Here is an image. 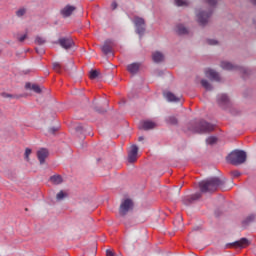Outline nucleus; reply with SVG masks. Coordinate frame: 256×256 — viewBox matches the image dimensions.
<instances>
[{"instance_id": "1a4fd4ad", "label": "nucleus", "mask_w": 256, "mask_h": 256, "mask_svg": "<svg viewBox=\"0 0 256 256\" xmlns=\"http://www.w3.org/2000/svg\"><path fill=\"white\" fill-rule=\"evenodd\" d=\"M59 44L61 47H63L64 49H70L74 46V42L71 38H60L58 40Z\"/></svg>"}, {"instance_id": "39448f33", "label": "nucleus", "mask_w": 256, "mask_h": 256, "mask_svg": "<svg viewBox=\"0 0 256 256\" xmlns=\"http://www.w3.org/2000/svg\"><path fill=\"white\" fill-rule=\"evenodd\" d=\"M134 24L136 27V32L142 36L145 32V21L142 18L136 17L134 19Z\"/></svg>"}, {"instance_id": "de8ad7c7", "label": "nucleus", "mask_w": 256, "mask_h": 256, "mask_svg": "<svg viewBox=\"0 0 256 256\" xmlns=\"http://www.w3.org/2000/svg\"><path fill=\"white\" fill-rule=\"evenodd\" d=\"M251 2L256 5V0H251Z\"/></svg>"}, {"instance_id": "6ab92c4d", "label": "nucleus", "mask_w": 256, "mask_h": 256, "mask_svg": "<svg viewBox=\"0 0 256 256\" xmlns=\"http://www.w3.org/2000/svg\"><path fill=\"white\" fill-rule=\"evenodd\" d=\"M26 88L32 89L34 93H41V87H39L37 84L32 85L31 83H27Z\"/></svg>"}, {"instance_id": "f704fd0d", "label": "nucleus", "mask_w": 256, "mask_h": 256, "mask_svg": "<svg viewBox=\"0 0 256 256\" xmlns=\"http://www.w3.org/2000/svg\"><path fill=\"white\" fill-rule=\"evenodd\" d=\"M200 197H201V194L200 193H196V194L191 196V200L192 201H196V200L200 199Z\"/></svg>"}, {"instance_id": "5701e85b", "label": "nucleus", "mask_w": 256, "mask_h": 256, "mask_svg": "<svg viewBox=\"0 0 256 256\" xmlns=\"http://www.w3.org/2000/svg\"><path fill=\"white\" fill-rule=\"evenodd\" d=\"M256 219L254 214L249 215L245 220H244V225H249L250 223L254 222Z\"/></svg>"}, {"instance_id": "79ce46f5", "label": "nucleus", "mask_w": 256, "mask_h": 256, "mask_svg": "<svg viewBox=\"0 0 256 256\" xmlns=\"http://www.w3.org/2000/svg\"><path fill=\"white\" fill-rule=\"evenodd\" d=\"M56 131H57L56 128H50V129H49V133H55Z\"/></svg>"}, {"instance_id": "a19ab883", "label": "nucleus", "mask_w": 256, "mask_h": 256, "mask_svg": "<svg viewBox=\"0 0 256 256\" xmlns=\"http://www.w3.org/2000/svg\"><path fill=\"white\" fill-rule=\"evenodd\" d=\"M76 131H83V127L81 125L77 126Z\"/></svg>"}, {"instance_id": "e433bc0d", "label": "nucleus", "mask_w": 256, "mask_h": 256, "mask_svg": "<svg viewBox=\"0 0 256 256\" xmlns=\"http://www.w3.org/2000/svg\"><path fill=\"white\" fill-rule=\"evenodd\" d=\"M106 256H115L114 252L110 249L106 250Z\"/></svg>"}, {"instance_id": "49530a36", "label": "nucleus", "mask_w": 256, "mask_h": 256, "mask_svg": "<svg viewBox=\"0 0 256 256\" xmlns=\"http://www.w3.org/2000/svg\"><path fill=\"white\" fill-rule=\"evenodd\" d=\"M36 51H37V53H44L43 50H40V51H39V49H37V48H36Z\"/></svg>"}, {"instance_id": "37998d69", "label": "nucleus", "mask_w": 256, "mask_h": 256, "mask_svg": "<svg viewBox=\"0 0 256 256\" xmlns=\"http://www.w3.org/2000/svg\"><path fill=\"white\" fill-rule=\"evenodd\" d=\"M96 111H97L98 113H105L106 110H105V109L99 110V109L96 108Z\"/></svg>"}, {"instance_id": "aec40b11", "label": "nucleus", "mask_w": 256, "mask_h": 256, "mask_svg": "<svg viewBox=\"0 0 256 256\" xmlns=\"http://www.w3.org/2000/svg\"><path fill=\"white\" fill-rule=\"evenodd\" d=\"M176 32L179 34V35H184V34H187L188 33V30L187 28H185L183 25H177L176 26Z\"/></svg>"}, {"instance_id": "412c9836", "label": "nucleus", "mask_w": 256, "mask_h": 256, "mask_svg": "<svg viewBox=\"0 0 256 256\" xmlns=\"http://www.w3.org/2000/svg\"><path fill=\"white\" fill-rule=\"evenodd\" d=\"M50 180L55 185H60L62 183V178L60 175H54L50 178Z\"/></svg>"}, {"instance_id": "c03bdc74", "label": "nucleus", "mask_w": 256, "mask_h": 256, "mask_svg": "<svg viewBox=\"0 0 256 256\" xmlns=\"http://www.w3.org/2000/svg\"><path fill=\"white\" fill-rule=\"evenodd\" d=\"M2 97H12L11 95H9V94H5V93H3L2 94Z\"/></svg>"}, {"instance_id": "ea45409f", "label": "nucleus", "mask_w": 256, "mask_h": 256, "mask_svg": "<svg viewBox=\"0 0 256 256\" xmlns=\"http://www.w3.org/2000/svg\"><path fill=\"white\" fill-rule=\"evenodd\" d=\"M233 176H234V177H240V172L234 171V172H233Z\"/></svg>"}, {"instance_id": "2f4dec72", "label": "nucleus", "mask_w": 256, "mask_h": 256, "mask_svg": "<svg viewBox=\"0 0 256 256\" xmlns=\"http://www.w3.org/2000/svg\"><path fill=\"white\" fill-rule=\"evenodd\" d=\"M61 65L58 63V62H54L53 63V69L56 71V72H60L61 71Z\"/></svg>"}, {"instance_id": "58836bf2", "label": "nucleus", "mask_w": 256, "mask_h": 256, "mask_svg": "<svg viewBox=\"0 0 256 256\" xmlns=\"http://www.w3.org/2000/svg\"><path fill=\"white\" fill-rule=\"evenodd\" d=\"M117 6H118V4H117L115 1L112 2L111 8H112L113 10H115V9L117 8Z\"/></svg>"}, {"instance_id": "dca6fc26", "label": "nucleus", "mask_w": 256, "mask_h": 256, "mask_svg": "<svg viewBox=\"0 0 256 256\" xmlns=\"http://www.w3.org/2000/svg\"><path fill=\"white\" fill-rule=\"evenodd\" d=\"M221 67H222L223 69H225V70H237V69H239L238 66L233 65V64H231L230 62H227V61H223V62L221 63Z\"/></svg>"}, {"instance_id": "7c9ffc66", "label": "nucleus", "mask_w": 256, "mask_h": 256, "mask_svg": "<svg viewBox=\"0 0 256 256\" xmlns=\"http://www.w3.org/2000/svg\"><path fill=\"white\" fill-rule=\"evenodd\" d=\"M65 197H66V194H65L63 191H60V192L57 194L56 199H57L58 201H61V200H63Z\"/></svg>"}, {"instance_id": "c756f323", "label": "nucleus", "mask_w": 256, "mask_h": 256, "mask_svg": "<svg viewBox=\"0 0 256 256\" xmlns=\"http://www.w3.org/2000/svg\"><path fill=\"white\" fill-rule=\"evenodd\" d=\"M99 76V72L97 70H91L89 73L90 79H95Z\"/></svg>"}, {"instance_id": "423d86ee", "label": "nucleus", "mask_w": 256, "mask_h": 256, "mask_svg": "<svg viewBox=\"0 0 256 256\" xmlns=\"http://www.w3.org/2000/svg\"><path fill=\"white\" fill-rule=\"evenodd\" d=\"M76 9L77 8L74 5L67 4L65 7H63L60 10V14L64 18H68V17H70L76 11Z\"/></svg>"}, {"instance_id": "9d476101", "label": "nucleus", "mask_w": 256, "mask_h": 256, "mask_svg": "<svg viewBox=\"0 0 256 256\" xmlns=\"http://www.w3.org/2000/svg\"><path fill=\"white\" fill-rule=\"evenodd\" d=\"M205 75H206V77H208L212 81L219 82L221 80L219 74L216 71L212 70V69H207L205 71Z\"/></svg>"}, {"instance_id": "a211bd4d", "label": "nucleus", "mask_w": 256, "mask_h": 256, "mask_svg": "<svg viewBox=\"0 0 256 256\" xmlns=\"http://www.w3.org/2000/svg\"><path fill=\"white\" fill-rule=\"evenodd\" d=\"M165 97L168 101L170 102H174V103H178V101H180V98L176 97L173 93L171 92H167L165 94Z\"/></svg>"}, {"instance_id": "4468645a", "label": "nucleus", "mask_w": 256, "mask_h": 256, "mask_svg": "<svg viewBox=\"0 0 256 256\" xmlns=\"http://www.w3.org/2000/svg\"><path fill=\"white\" fill-rule=\"evenodd\" d=\"M218 103L221 107H224L225 105H229V98L226 94H221L218 96Z\"/></svg>"}, {"instance_id": "a878e982", "label": "nucleus", "mask_w": 256, "mask_h": 256, "mask_svg": "<svg viewBox=\"0 0 256 256\" xmlns=\"http://www.w3.org/2000/svg\"><path fill=\"white\" fill-rule=\"evenodd\" d=\"M26 13H27V9L20 8L19 10L16 11V16L23 17Z\"/></svg>"}, {"instance_id": "6e6552de", "label": "nucleus", "mask_w": 256, "mask_h": 256, "mask_svg": "<svg viewBox=\"0 0 256 256\" xmlns=\"http://www.w3.org/2000/svg\"><path fill=\"white\" fill-rule=\"evenodd\" d=\"M212 12L209 11L207 13L203 12V11H200L198 14H197V18H198V22L201 24V25H205L207 22H208V19L209 17L211 16Z\"/></svg>"}, {"instance_id": "473e14b6", "label": "nucleus", "mask_w": 256, "mask_h": 256, "mask_svg": "<svg viewBox=\"0 0 256 256\" xmlns=\"http://www.w3.org/2000/svg\"><path fill=\"white\" fill-rule=\"evenodd\" d=\"M35 42L38 45H43L45 43V40L42 37H36Z\"/></svg>"}, {"instance_id": "9b49d317", "label": "nucleus", "mask_w": 256, "mask_h": 256, "mask_svg": "<svg viewBox=\"0 0 256 256\" xmlns=\"http://www.w3.org/2000/svg\"><path fill=\"white\" fill-rule=\"evenodd\" d=\"M231 246L235 248H246L249 246V241L247 238H241L240 240L233 242Z\"/></svg>"}, {"instance_id": "f257e3e1", "label": "nucleus", "mask_w": 256, "mask_h": 256, "mask_svg": "<svg viewBox=\"0 0 256 256\" xmlns=\"http://www.w3.org/2000/svg\"><path fill=\"white\" fill-rule=\"evenodd\" d=\"M224 185L225 179H220L219 177H211L199 183L200 191L202 193H213L219 188L224 190Z\"/></svg>"}, {"instance_id": "b1692460", "label": "nucleus", "mask_w": 256, "mask_h": 256, "mask_svg": "<svg viewBox=\"0 0 256 256\" xmlns=\"http://www.w3.org/2000/svg\"><path fill=\"white\" fill-rule=\"evenodd\" d=\"M14 37L19 41V42H23V41H25V39H27V33H25V34H19V33H17V34H15L14 35Z\"/></svg>"}, {"instance_id": "c85d7f7f", "label": "nucleus", "mask_w": 256, "mask_h": 256, "mask_svg": "<svg viewBox=\"0 0 256 256\" xmlns=\"http://www.w3.org/2000/svg\"><path fill=\"white\" fill-rule=\"evenodd\" d=\"M206 143L208 145H214V143H217V138L214 136H210L209 138H207Z\"/></svg>"}, {"instance_id": "393cba45", "label": "nucleus", "mask_w": 256, "mask_h": 256, "mask_svg": "<svg viewBox=\"0 0 256 256\" xmlns=\"http://www.w3.org/2000/svg\"><path fill=\"white\" fill-rule=\"evenodd\" d=\"M175 4L178 7H182V6H188V1L187 0H175Z\"/></svg>"}, {"instance_id": "f3484780", "label": "nucleus", "mask_w": 256, "mask_h": 256, "mask_svg": "<svg viewBox=\"0 0 256 256\" xmlns=\"http://www.w3.org/2000/svg\"><path fill=\"white\" fill-rule=\"evenodd\" d=\"M152 58L154 62L159 63L164 60V55L161 52L156 51L152 54Z\"/></svg>"}, {"instance_id": "72a5a7b5", "label": "nucleus", "mask_w": 256, "mask_h": 256, "mask_svg": "<svg viewBox=\"0 0 256 256\" xmlns=\"http://www.w3.org/2000/svg\"><path fill=\"white\" fill-rule=\"evenodd\" d=\"M29 155H31V149L26 148L25 154H24L26 161H29Z\"/></svg>"}, {"instance_id": "2eb2a0df", "label": "nucleus", "mask_w": 256, "mask_h": 256, "mask_svg": "<svg viewBox=\"0 0 256 256\" xmlns=\"http://www.w3.org/2000/svg\"><path fill=\"white\" fill-rule=\"evenodd\" d=\"M140 68V63H132L127 66L128 72L131 74H136Z\"/></svg>"}, {"instance_id": "0eeeda50", "label": "nucleus", "mask_w": 256, "mask_h": 256, "mask_svg": "<svg viewBox=\"0 0 256 256\" xmlns=\"http://www.w3.org/2000/svg\"><path fill=\"white\" fill-rule=\"evenodd\" d=\"M138 157V147L136 145H132L128 152V161L129 163H135Z\"/></svg>"}, {"instance_id": "bb28decb", "label": "nucleus", "mask_w": 256, "mask_h": 256, "mask_svg": "<svg viewBox=\"0 0 256 256\" xmlns=\"http://www.w3.org/2000/svg\"><path fill=\"white\" fill-rule=\"evenodd\" d=\"M102 52L106 55L110 54L111 53V47L110 45L108 44H105L103 47H102Z\"/></svg>"}, {"instance_id": "7ed1b4c3", "label": "nucleus", "mask_w": 256, "mask_h": 256, "mask_svg": "<svg viewBox=\"0 0 256 256\" xmlns=\"http://www.w3.org/2000/svg\"><path fill=\"white\" fill-rule=\"evenodd\" d=\"M134 208V203L131 199H125L122 201L120 208H119V214L120 216L124 217L126 216L130 211H132Z\"/></svg>"}, {"instance_id": "a18cd8bd", "label": "nucleus", "mask_w": 256, "mask_h": 256, "mask_svg": "<svg viewBox=\"0 0 256 256\" xmlns=\"http://www.w3.org/2000/svg\"><path fill=\"white\" fill-rule=\"evenodd\" d=\"M138 141H144V137H143V136H140V137L138 138Z\"/></svg>"}, {"instance_id": "20e7f679", "label": "nucleus", "mask_w": 256, "mask_h": 256, "mask_svg": "<svg viewBox=\"0 0 256 256\" xmlns=\"http://www.w3.org/2000/svg\"><path fill=\"white\" fill-rule=\"evenodd\" d=\"M194 133H210V131H214V125L201 121L197 128L192 129Z\"/></svg>"}, {"instance_id": "ddd939ff", "label": "nucleus", "mask_w": 256, "mask_h": 256, "mask_svg": "<svg viewBox=\"0 0 256 256\" xmlns=\"http://www.w3.org/2000/svg\"><path fill=\"white\" fill-rule=\"evenodd\" d=\"M37 157H38V160L40 161V164L43 165L46 157H48V151L44 148L38 150Z\"/></svg>"}, {"instance_id": "4be33fe9", "label": "nucleus", "mask_w": 256, "mask_h": 256, "mask_svg": "<svg viewBox=\"0 0 256 256\" xmlns=\"http://www.w3.org/2000/svg\"><path fill=\"white\" fill-rule=\"evenodd\" d=\"M202 86L206 89V91H212V85L205 79L201 81Z\"/></svg>"}, {"instance_id": "c9c22d12", "label": "nucleus", "mask_w": 256, "mask_h": 256, "mask_svg": "<svg viewBox=\"0 0 256 256\" xmlns=\"http://www.w3.org/2000/svg\"><path fill=\"white\" fill-rule=\"evenodd\" d=\"M210 6H214L217 3V0H205Z\"/></svg>"}, {"instance_id": "f03ea898", "label": "nucleus", "mask_w": 256, "mask_h": 256, "mask_svg": "<svg viewBox=\"0 0 256 256\" xmlns=\"http://www.w3.org/2000/svg\"><path fill=\"white\" fill-rule=\"evenodd\" d=\"M227 159L232 165H243L247 161V154L243 150H234Z\"/></svg>"}, {"instance_id": "cd10ccee", "label": "nucleus", "mask_w": 256, "mask_h": 256, "mask_svg": "<svg viewBox=\"0 0 256 256\" xmlns=\"http://www.w3.org/2000/svg\"><path fill=\"white\" fill-rule=\"evenodd\" d=\"M168 123H170V125H177L178 120L175 116H170L167 119Z\"/></svg>"}, {"instance_id": "f8f14e48", "label": "nucleus", "mask_w": 256, "mask_h": 256, "mask_svg": "<svg viewBox=\"0 0 256 256\" xmlns=\"http://www.w3.org/2000/svg\"><path fill=\"white\" fill-rule=\"evenodd\" d=\"M155 127H157V124L150 120L143 121L141 126L144 131H150V129H155Z\"/></svg>"}, {"instance_id": "4c0bfd02", "label": "nucleus", "mask_w": 256, "mask_h": 256, "mask_svg": "<svg viewBox=\"0 0 256 256\" xmlns=\"http://www.w3.org/2000/svg\"><path fill=\"white\" fill-rule=\"evenodd\" d=\"M207 42H208L209 45H216V44H218V42L216 40H211V39H209Z\"/></svg>"}]
</instances>
